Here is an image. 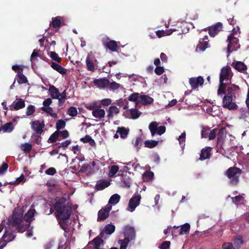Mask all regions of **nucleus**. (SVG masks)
<instances>
[{"label": "nucleus", "mask_w": 249, "mask_h": 249, "mask_svg": "<svg viewBox=\"0 0 249 249\" xmlns=\"http://www.w3.org/2000/svg\"><path fill=\"white\" fill-rule=\"evenodd\" d=\"M141 196L139 195H135L129 200L127 210L133 212L136 208L139 205Z\"/></svg>", "instance_id": "nucleus-9"}, {"label": "nucleus", "mask_w": 249, "mask_h": 249, "mask_svg": "<svg viewBox=\"0 0 249 249\" xmlns=\"http://www.w3.org/2000/svg\"><path fill=\"white\" fill-rule=\"evenodd\" d=\"M231 198L232 202L235 204H237V203L242 201L243 200L244 197L243 196L239 195L234 197H232Z\"/></svg>", "instance_id": "nucleus-57"}, {"label": "nucleus", "mask_w": 249, "mask_h": 249, "mask_svg": "<svg viewBox=\"0 0 249 249\" xmlns=\"http://www.w3.org/2000/svg\"><path fill=\"white\" fill-rule=\"evenodd\" d=\"M14 129V126L12 123H8L2 125L0 130H3L4 132H10Z\"/></svg>", "instance_id": "nucleus-35"}, {"label": "nucleus", "mask_w": 249, "mask_h": 249, "mask_svg": "<svg viewBox=\"0 0 249 249\" xmlns=\"http://www.w3.org/2000/svg\"><path fill=\"white\" fill-rule=\"evenodd\" d=\"M15 237V235L13 233L6 230L2 237V243H5L6 245L8 242L14 240Z\"/></svg>", "instance_id": "nucleus-19"}, {"label": "nucleus", "mask_w": 249, "mask_h": 249, "mask_svg": "<svg viewBox=\"0 0 249 249\" xmlns=\"http://www.w3.org/2000/svg\"><path fill=\"white\" fill-rule=\"evenodd\" d=\"M124 238L119 240L118 243L122 244L126 248L129 242L135 239L136 231L133 227L126 226L124 228Z\"/></svg>", "instance_id": "nucleus-4"}, {"label": "nucleus", "mask_w": 249, "mask_h": 249, "mask_svg": "<svg viewBox=\"0 0 249 249\" xmlns=\"http://www.w3.org/2000/svg\"><path fill=\"white\" fill-rule=\"evenodd\" d=\"M140 95H141L138 93H134L128 97V99L130 101L136 102V105H139V100Z\"/></svg>", "instance_id": "nucleus-38"}, {"label": "nucleus", "mask_w": 249, "mask_h": 249, "mask_svg": "<svg viewBox=\"0 0 249 249\" xmlns=\"http://www.w3.org/2000/svg\"><path fill=\"white\" fill-rule=\"evenodd\" d=\"M103 241L101 238L97 237L88 244V248L89 249H101V246H103Z\"/></svg>", "instance_id": "nucleus-14"}, {"label": "nucleus", "mask_w": 249, "mask_h": 249, "mask_svg": "<svg viewBox=\"0 0 249 249\" xmlns=\"http://www.w3.org/2000/svg\"><path fill=\"white\" fill-rule=\"evenodd\" d=\"M217 130L213 129L209 132L208 138L210 140H213L216 137V134Z\"/></svg>", "instance_id": "nucleus-56"}, {"label": "nucleus", "mask_w": 249, "mask_h": 249, "mask_svg": "<svg viewBox=\"0 0 249 249\" xmlns=\"http://www.w3.org/2000/svg\"><path fill=\"white\" fill-rule=\"evenodd\" d=\"M154 99L151 97L146 95H140V97H139V104H141L146 105L152 103Z\"/></svg>", "instance_id": "nucleus-22"}, {"label": "nucleus", "mask_w": 249, "mask_h": 249, "mask_svg": "<svg viewBox=\"0 0 249 249\" xmlns=\"http://www.w3.org/2000/svg\"><path fill=\"white\" fill-rule=\"evenodd\" d=\"M189 83L192 89H196L204 83V79L201 76L192 77L189 79Z\"/></svg>", "instance_id": "nucleus-15"}, {"label": "nucleus", "mask_w": 249, "mask_h": 249, "mask_svg": "<svg viewBox=\"0 0 249 249\" xmlns=\"http://www.w3.org/2000/svg\"><path fill=\"white\" fill-rule=\"evenodd\" d=\"M58 137V134L57 132L53 133L52 135H51L50 138L48 139V142L50 143H53L56 141Z\"/></svg>", "instance_id": "nucleus-52"}, {"label": "nucleus", "mask_w": 249, "mask_h": 249, "mask_svg": "<svg viewBox=\"0 0 249 249\" xmlns=\"http://www.w3.org/2000/svg\"><path fill=\"white\" fill-rule=\"evenodd\" d=\"M179 235L186 234L189 233L190 229V226L188 223H185L181 226H179Z\"/></svg>", "instance_id": "nucleus-30"}, {"label": "nucleus", "mask_w": 249, "mask_h": 249, "mask_svg": "<svg viewBox=\"0 0 249 249\" xmlns=\"http://www.w3.org/2000/svg\"><path fill=\"white\" fill-rule=\"evenodd\" d=\"M226 84V83L224 82L219 83V88L217 90V94L218 95H223L225 93Z\"/></svg>", "instance_id": "nucleus-41"}, {"label": "nucleus", "mask_w": 249, "mask_h": 249, "mask_svg": "<svg viewBox=\"0 0 249 249\" xmlns=\"http://www.w3.org/2000/svg\"><path fill=\"white\" fill-rule=\"evenodd\" d=\"M48 55L53 60L57 62H60L61 61V58L54 52H50L48 53Z\"/></svg>", "instance_id": "nucleus-43"}, {"label": "nucleus", "mask_w": 249, "mask_h": 249, "mask_svg": "<svg viewBox=\"0 0 249 249\" xmlns=\"http://www.w3.org/2000/svg\"><path fill=\"white\" fill-rule=\"evenodd\" d=\"M19 147L24 153H29L32 149V145L29 142L21 143Z\"/></svg>", "instance_id": "nucleus-29"}, {"label": "nucleus", "mask_w": 249, "mask_h": 249, "mask_svg": "<svg viewBox=\"0 0 249 249\" xmlns=\"http://www.w3.org/2000/svg\"><path fill=\"white\" fill-rule=\"evenodd\" d=\"M17 76L18 77V82L19 84L25 83L27 82L26 77L21 72H18Z\"/></svg>", "instance_id": "nucleus-48"}, {"label": "nucleus", "mask_w": 249, "mask_h": 249, "mask_svg": "<svg viewBox=\"0 0 249 249\" xmlns=\"http://www.w3.org/2000/svg\"><path fill=\"white\" fill-rule=\"evenodd\" d=\"M93 83L97 87L102 89L106 88L109 84L108 80L106 78L95 79Z\"/></svg>", "instance_id": "nucleus-18"}, {"label": "nucleus", "mask_w": 249, "mask_h": 249, "mask_svg": "<svg viewBox=\"0 0 249 249\" xmlns=\"http://www.w3.org/2000/svg\"><path fill=\"white\" fill-rule=\"evenodd\" d=\"M142 140L141 137H137L133 143L134 146L138 151L142 145Z\"/></svg>", "instance_id": "nucleus-45"}, {"label": "nucleus", "mask_w": 249, "mask_h": 249, "mask_svg": "<svg viewBox=\"0 0 249 249\" xmlns=\"http://www.w3.org/2000/svg\"><path fill=\"white\" fill-rule=\"evenodd\" d=\"M101 107H98L95 110H93L92 111V115L96 118L101 119L103 118L105 116V111L104 109L100 108Z\"/></svg>", "instance_id": "nucleus-24"}, {"label": "nucleus", "mask_w": 249, "mask_h": 249, "mask_svg": "<svg viewBox=\"0 0 249 249\" xmlns=\"http://www.w3.org/2000/svg\"><path fill=\"white\" fill-rule=\"evenodd\" d=\"M235 96L225 95L222 100L223 107L229 110H235L238 106L235 102Z\"/></svg>", "instance_id": "nucleus-6"}, {"label": "nucleus", "mask_w": 249, "mask_h": 249, "mask_svg": "<svg viewBox=\"0 0 249 249\" xmlns=\"http://www.w3.org/2000/svg\"><path fill=\"white\" fill-rule=\"evenodd\" d=\"M232 76L231 69L229 66L223 67L220 73L219 83H226L229 84V81Z\"/></svg>", "instance_id": "nucleus-7"}, {"label": "nucleus", "mask_w": 249, "mask_h": 249, "mask_svg": "<svg viewBox=\"0 0 249 249\" xmlns=\"http://www.w3.org/2000/svg\"><path fill=\"white\" fill-rule=\"evenodd\" d=\"M51 66L53 69L55 70L61 74H64L66 73L65 70L62 66L55 62H52Z\"/></svg>", "instance_id": "nucleus-33"}, {"label": "nucleus", "mask_w": 249, "mask_h": 249, "mask_svg": "<svg viewBox=\"0 0 249 249\" xmlns=\"http://www.w3.org/2000/svg\"><path fill=\"white\" fill-rule=\"evenodd\" d=\"M211 156V148L206 147L202 149L200 154V160H203L209 159Z\"/></svg>", "instance_id": "nucleus-25"}, {"label": "nucleus", "mask_w": 249, "mask_h": 249, "mask_svg": "<svg viewBox=\"0 0 249 249\" xmlns=\"http://www.w3.org/2000/svg\"><path fill=\"white\" fill-rule=\"evenodd\" d=\"M35 111V107L33 105L28 106L26 109V114L27 116L33 115Z\"/></svg>", "instance_id": "nucleus-51"}, {"label": "nucleus", "mask_w": 249, "mask_h": 249, "mask_svg": "<svg viewBox=\"0 0 249 249\" xmlns=\"http://www.w3.org/2000/svg\"><path fill=\"white\" fill-rule=\"evenodd\" d=\"M170 245V241H164L160 246V249H169Z\"/></svg>", "instance_id": "nucleus-60"}, {"label": "nucleus", "mask_w": 249, "mask_h": 249, "mask_svg": "<svg viewBox=\"0 0 249 249\" xmlns=\"http://www.w3.org/2000/svg\"><path fill=\"white\" fill-rule=\"evenodd\" d=\"M233 67L239 71L245 73L247 69V66L242 62L235 61L232 63Z\"/></svg>", "instance_id": "nucleus-21"}, {"label": "nucleus", "mask_w": 249, "mask_h": 249, "mask_svg": "<svg viewBox=\"0 0 249 249\" xmlns=\"http://www.w3.org/2000/svg\"><path fill=\"white\" fill-rule=\"evenodd\" d=\"M120 198V196L117 194L112 195L109 199L108 204L110 205L117 204L119 202Z\"/></svg>", "instance_id": "nucleus-31"}, {"label": "nucleus", "mask_w": 249, "mask_h": 249, "mask_svg": "<svg viewBox=\"0 0 249 249\" xmlns=\"http://www.w3.org/2000/svg\"><path fill=\"white\" fill-rule=\"evenodd\" d=\"M242 173L241 170L236 167L229 168L225 174L230 180V183L232 185H236L239 182V177Z\"/></svg>", "instance_id": "nucleus-5"}, {"label": "nucleus", "mask_w": 249, "mask_h": 249, "mask_svg": "<svg viewBox=\"0 0 249 249\" xmlns=\"http://www.w3.org/2000/svg\"><path fill=\"white\" fill-rule=\"evenodd\" d=\"M58 135H60L63 139H66L69 136V132L66 130H64L63 131H60L57 132Z\"/></svg>", "instance_id": "nucleus-58"}, {"label": "nucleus", "mask_w": 249, "mask_h": 249, "mask_svg": "<svg viewBox=\"0 0 249 249\" xmlns=\"http://www.w3.org/2000/svg\"><path fill=\"white\" fill-rule=\"evenodd\" d=\"M239 35L238 29L236 30L235 28H233L231 33L228 36L227 39V42H228L227 52L228 54L227 56H229L230 53L236 51L240 48L238 38L239 36Z\"/></svg>", "instance_id": "nucleus-3"}, {"label": "nucleus", "mask_w": 249, "mask_h": 249, "mask_svg": "<svg viewBox=\"0 0 249 249\" xmlns=\"http://www.w3.org/2000/svg\"><path fill=\"white\" fill-rule=\"evenodd\" d=\"M130 113L131 115V118L133 119H137L140 115L141 113L138 111L137 109L132 108L130 110Z\"/></svg>", "instance_id": "nucleus-44"}, {"label": "nucleus", "mask_w": 249, "mask_h": 249, "mask_svg": "<svg viewBox=\"0 0 249 249\" xmlns=\"http://www.w3.org/2000/svg\"><path fill=\"white\" fill-rule=\"evenodd\" d=\"M226 130L225 129L222 128L220 129L217 135V141L220 142L222 141L226 136Z\"/></svg>", "instance_id": "nucleus-42"}, {"label": "nucleus", "mask_w": 249, "mask_h": 249, "mask_svg": "<svg viewBox=\"0 0 249 249\" xmlns=\"http://www.w3.org/2000/svg\"><path fill=\"white\" fill-rule=\"evenodd\" d=\"M94 62H97L95 57L93 56L91 53H89L87 56L86 63L87 69L89 71H94L95 70V64Z\"/></svg>", "instance_id": "nucleus-12"}, {"label": "nucleus", "mask_w": 249, "mask_h": 249, "mask_svg": "<svg viewBox=\"0 0 249 249\" xmlns=\"http://www.w3.org/2000/svg\"><path fill=\"white\" fill-rule=\"evenodd\" d=\"M41 110L49 114L53 118H56L57 115L55 113L53 112V108L51 107H42Z\"/></svg>", "instance_id": "nucleus-39"}, {"label": "nucleus", "mask_w": 249, "mask_h": 249, "mask_svg": "<svg viewBox=\"0 0 249 249\" xmlns=\"http://www.w3.org/2000/svg\"><path fill=\"white\" fill-rule=\"evenodd\" d=\"M67 113L70 116H76L77 114V108L75 107H71L68 109Z\"/></svg>", "instance_id": "nucleus-49"}, {"label": "nucleus", "mask_w": 249, "mask_h": 249, "mask_svg": "<svg viewBox=\"0 0 249 249\" xmlns=\"http://www.w3.org/2000/svg\"><path fill=\"white\" fill-rule=\"evenodd\" d=\"M80 141L84 143H89L91 146L95 145L94 140L89 135H86L85 137L81 138Z\"/></svg>", "instance_id": "nucleus-36"}, {"label": "nucleus", "mask_w": 249, "mask_h": 249, "mask_svg": "<svg viewBox=\"0 0 249 249\" xmlns=\"http://www.w3.org/2000/svg\"><path fill=\"white\" fill-rule=\"evenodd\" d=\"M148 127L152 136H154L155 134L161 135L166 131V127L163 125L159 126V123L157 122H151Z\"/></svg>", "instance_id": "nucleus-8"}, {"label": "nucleus", "mask_w": 249, "mask_h": 249, "mask_svg": "<svg viewBox=\"0 0 249 249\" xmlns=\"http://www.w3.org/2000/svg\"><path fill=\"white\" fill-rule=\"evenodd\" d=\"M32 128L36 131L37 135H40L42 131L43 128L44 127V124L43 122H40L38 120L34 121L31 123Z\"/></svg>", "instance_id": "nucleus-13"}, {"label": "nucleus", "mask_w": 249, "mask_h": 249, "mask_svg": "<svg viewBox=\"0 0 249 249\" xmlns=\"http://www.w3.org/2000/svg\"><path fill=\"white\" fill-rule=\"evenodd\" d=\"M66 126V123L63 120H59L56 123V128L57 130L64 128Z\"/></svg>", "instance_id": "nucleus-50"}, {"label": "nucleus", "mask_w": 249, "mask_h": 249, "mask_svg": "<svg viewBox=\"0 0 249 249\" xmlns=\"http://www.w3.org/2000/svg\"><path fill=\"white\" fill-rule=\"evenodd\" d=\"M222 29V24L217 22L216 24L211 26L209 30V34L212 37L215 36Z\"/></svg>", "instance_id": "nucleus-16"}, {"label": "nucleus", "mask_w": 249, "mask_h": 249, "mask_svg": "<svg viewBox=\"0 0 249 249\" xmlns=\"http://www.w3.org/2000/svg\"><path fill=\"white\" fill-rule=\"evenodd\" d=\"M107 116L109 119L112 118L114 116L117 115L120 112L119 109L115 106H111L107 110Z\"/></svg>", "instance_id": "nucleus-20"}, {"label": "nucleus", "mask_w": 249, "mask_h": 249, "mask_svg": "<svg viewBox=\"0 0 249 249\" xmlns=\"http://www.w3.org/2000/svg\"><path fill=\"white\" fill-rule=\"evenodd\" d=\"M110 185V182L107 180H100L97 182L95 189L97 191L103 190Z\"/></svg>", "instance_id": "nucleus-17"}, {"label": "nucleus", "mask_w": 249, "mask_h": 249, "mask_svg": "<svg viewBox=\"0 0 249 249\" xmlns=\"http://www.w3.org/2000/svg\"><path fill=\"white\" fill-rule=\"evenodd\" d=\"M115 226L112 224H108L107 225L105 229L101 233L100 235L102 238H103L104 237V235L107 234V235H110L112 234L115 231Z\"/></svg>", "instance_id": "nucleus-23"}, {"label": "nucleus", "mask_w": 249, "mask_h": 249, "mask_svg": "<svg viewBox=\"0 0 249 249\" xmlns=\"http://www.w3.org/2000/svg\"><path fill=\"white\" fill-rule=\"evenodd\" d=\"M119 168L117 165H112L109 168V176L113 177L119 171Z\"/></svg>", "instance_id": "nucleus-46"}, {"label": "nucleus", "mask_w": 249, "mask_h": 249, "mask_svg": "<svg viewBox=\"0 0 249 249\" xmlns=\"http://www.w3.org/2000/svg\"><path fill=\"white\" fill-rule=\"evenodd\" d=\"M155 72L157 75H161L164 72V68L162 67L158 66L156 68Z\"/></svg>", "instance_id": "nucleus-64"}, {"label": "nucleus", "mask_w": 249, "mask_h": 249, "mask_svg": "<svg viewBox=\"0 0 249 249\" xmlns=\"http://www.w3.org/2000/svg\"><path fill=\"white\" fill-rule=\"evenodd\" d=\"M101 103L103 106H107L111 103V100L109 98H106L101 101Z\"/></svg>", "instance_id": "nucleus-63"}, {"label": "nucleus", "mask_w": 249, "mask_h": 249, "mask_svg": "<svg viewBox=\"0 0 249 249\" xmlns=\"http://www.w3.org/2000/svg\"><path fill=\"white\" fill-rule=\"evenodd\" d=\"M154 177V173L152 172H145L143 174L144 179L146 181L151 179Z\"/></svg>", "instance_id": "nucleus-53"}, {"label": "nucleus", "mask_w": 249, "mask_h": 249, "mask_svg": "<svg viewBox=\"0 0 249 249\" xmlns=\"http://www.w3.org/2000/svg\"><path fill=\"white\" fill-rule=\"evenodd\" d=\"M185 139H186V133L185 132H183L181 135L179 136L178 138V140L179 142V143L181 147V148H183L185 146Z\"/></svg>", "instance_id": "nucleus-47"}, {"label": "nucleus", "mask_w": 249, "mask_h": 249, "mask_svg": "<svg viewBox=\"0 0 249 249\" xmlns=\"http://www.w3.org/2000/svg\"><path fill=\"white\" fill-rule=\"evenodd\" d=\"M159 143V141L154 140H147L144 142V147L148 148H152L156 146Z\"/></svg>", "instance_id": "nucleus-34"}, {"label": "nucleus", "mask_w": 249, "mask_h": 249, "mask_svg": "<svg viewBox=\"0 0 249 249\" xmlns=\"http://www.w3.org/2000/svg\"><path fill=\"white\" fill-rule=\"evenodd\" d=\"M67 93L66 91L65 90L62 93H59V98H58V100L59 102H63L66 99Z\"/></svg>", "instance_id": "nucleus-62"}, {"label": "nucleus", "mask_w": 249, "mask_h": 249, "mask_svg": "<svg viewBox=\"0 0 249 249\" xmlns=\"http://www.w3.org/2000/svg\"><path fill=\"white\" fill-rule=\"evenodd\" d=\"M56 216L61 228L65 232L68 227L69 219L71 213V208L68 204L65 203L63 199H59L54 204Z\"/></svg>", "instance_id": "nucleus-2"}, {"label": "nucleus", "mask_w": 249, "mask_h": 249, "mask_svg": "<svg viewBox=\"0 0 249 249\" xmlns=\"http://www.w3.org/2000/svg\"><path fill=\"white\" fill-rule=\"evenodd\" d=\"M49 91L52 98L58 99L59 98V92L54 86H50Z\"/></svg>", "instance_id": "nucleus-26"}, {"label": "nucleus", "mask_w": 249, "mask_h": 249, "mask_svg": "<svg viewBox=\"0 0 249 249\" xmlns=\"http://www.w3.org/2000/svg\"><path fill=\"white\" fill-rule=\"evenodd\" d=\"M129 129L124 127H118L117 129V133H119L122 139H125L128 134Z\"/></svg>", "instance_id": "nucleus-27"}, {"label": "nucleus", "mask_w": 249, "mask_h": 249, "mask_svg": "<svg viewBox=\"0 0 249 249\" xmlns=\"http://www.w3.org/2000/svg\"><path fill=\"white\" fill-rule=\"evenodd\" d=\"M238 89L239 87L237 86L234 85L229 86L227 88V94L226 95L235 96V93Z\"/></svg>", "instance_id": "nucleus-28"}, {"label": "nucleus", "mask_w": 249, "mask_h": 249, "mask_svg": "<svg viewBox=\"0 0 249 249\" xmlns=\"http://www.w3.org/2000/svg\"><path fill=\"white\" fill-rule=\"evenodd\" d=\"M233 242L234 246L237 248L239 247L243 242L242 238L240 236L234 239Z\"/></svg>", "instance_id": "nucleus-55"}, {"label": "nucleus", "mask_w": 249, "mask_h": 249, "mask_svg": "<svg viewBox=\"0 0 249 249\" xmlns=\"http://www.w3.org/2000/svg\"><path fill=\"white\" fill-rule=\"evenodd\" d=\"M121 87V86L120 84L115 82H111L109 85V89L113 90L118 89Z\"/></svg>", "instance_id": "nucleus-54"}, {"label": "nucleus", "mask_w": 249, "mask_h": 249, "mask_svg": "<svg viewBox=\"0 0 249 249\" xmlns=\"http://www.w3.org/2000/svg\"><path fill=\"white\" fill-rule=\"evenodd\" d=\"M61 18L57 17L52 18V26L54 28L59 27L61 25Z\"/></svg>", "instance_id": "nucleus-40"}, {"label": "nucleus", "mask_w": 249, "mask_h": 249, "mask_svg": "<svg viewBox=\"0 0 249 249\" xmlns=\"http://www.w3.org/2000/svg\"><path fill=\"white\" fill-rule=\"evenodd\" d=\"M85 107L87 109L93 111V110H95L99 107H101L100 105L97 103L96 101H94L92 103L87 104Z\"/></svg>", "instance_id": "nucleus-37"}, {"label": "nucleus", "mask_w": 249, "mask_h": 249, "mask_svg": "<svg viewBox=\"0 0 249 249\" xmlns=\"http://www.w3.org/2000/svg\"><path fill=\"white\" fill-rule=\"evenodd\" d=\"M111 209V205L107 204L104 208L101 209L98 212V220L101 221L106 219L108 217Z\"/></svg>", "instance_id": "nucleus-11"}, {"label": "nucleus", "mask_w": 249, "mask_h": 249, "mask_svg": "<svg viewBox=\"0 0 249 249\" xmlns=\"http://www.w3.org/2000/svg\"><path fill=\"white\" fill-rule=\"evenodd\" d=\"M56 172L55 169L53 167H50L45 171V173L47 175L53 176Z\"/></svg>", "instance_id": "nucleus-61"}, {"label": "nucleus", "mask_w": 249, "mask_h": 249, "mask_svg": "<svg viewBox=\"0 0 249 249\" xmlns=\"http://www.w3.org/2000/svg\"><path fill=\"white\" fill-rule=\"evenodd\" d=\"M103 45L112 52H116L118 48V44L115 41L110 40L108 37H104L102 39Z\"/></svg>", "instance_id": "nucleus-10"}, {"label": "nucleus", "mask_w": 249, "mask_h": 249, "mask_svg": "<svg viewBox=\"0 0 249 249\" xmlns=\"http://www.w3.org/2000/svg\"><path fill=\"white\" fill-rule=\"evenodd\" d=\"M36 213L35 209L32 207L23 217V209L18 208L14 210L12 216L9 218L8 221L16 227L18 232H22L28 228L31 221L34 219V217Z\"/></svg>", "instance_id": "nucleus-1"}, {"label": "nucleus", "mask_w": 249, "mask_h": 249, "mask_svg": "<svg viewBox=\"0 0 249 249\" xmlns=\"http://www.w3.org/2000/svg\"><path fill=\"white\" fill-rule=\"evenodd\" d=\"M12 105L13 106L14 109L18 110L25 107V102L23 100L19 99L17 102H14Z\"/></svg>", "instance_id": "nucleus-32"}, {"label": "nucleus", "mask_w": 249, "mask_h": 249, "mask_svg": "<svg viewBox=\"0 0 249 249\" xmlns=\"http://www.w3.org/2000/svg\"><path fill=\"white\" fill-rule=\"evenodd\" d=\"M179 226H174L173 227H172V230L171 232L172 233L173 235H174L175 236H178L179 235Z\"/></svg>", "instance_id": "nucleus-59"}]
</instances>
